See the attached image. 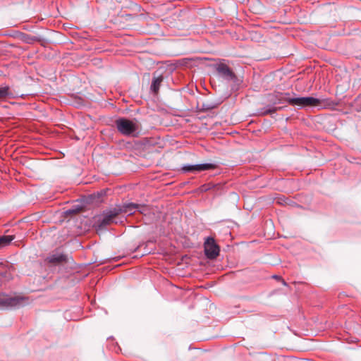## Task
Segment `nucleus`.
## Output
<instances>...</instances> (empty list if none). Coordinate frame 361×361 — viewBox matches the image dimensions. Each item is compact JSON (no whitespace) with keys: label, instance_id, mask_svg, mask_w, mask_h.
<instances>
[{"label":"nucleus","instance_id":"1","mask_svg":"<svg viewBox=\"0 0 361 361\" xmlns=\"http://www.w3.org/2000/svg\"><path fill=\"white\" fill-rule=\"evenodd\" d=\"M276 98V101L274 102V104L287 102L292 106H297L300 108L317 106L321 104L319 99L312 97H291L289 92L278 93Z\"/></svg>","mask_w":361,"mask_h":361},{"label":"nucleus","instance_id":"2","mask_svg":"<svg viewBox=\"0 0 361 361\" xmlns=\"http://www.w3.org/2000/svg\"><path fill=\"white\" fill-rule=\"evenodd\" d=\"M118 131L125 136L136 137L138 134V124L136 121L119 118L115 121Z\"/></svg>","mask_w":361,"mask_h":361},{"label":"nucleus","instance_id":"3","mask_svg":"<svg viewBox=\"0 0 361 361\" xmlns=\"http://www.w3.org/2000/svg\"><path fill=\"white\" fill-rule=\"evenodd\" d=\"M24 304V298L19 296H9L0 293V307L1 308H18Z\"/></svg>","mask_w":361,"mask_h":361},{"label":"nucleus","instance_id":"4","mask_svg":"<svg viewBox=\"0 0 361 361\" xmlns=\"http://www.w3.org/2000/svg\"><path fill=\"white\" fill-rule=\"evenodd\" d=\"M204 253L207 258L214 259L219 255V247L212 237L206 238L204 243Z\"/></svg>","mask_w":361,"mask_h":361},{"label":"nucleus","instance_id":"5","mask_svg":"<svg viewBox=\"0 0 361 361\" xmlns=\"http://www.w3.org/2000/svg\"><path fill=\"white\" fill-rule=\"evenodd\" d=\"M218 165L214 163H205V164H199L195 165H185L183 166L182 169L185 172H200L204 171H210L214 170L217 169Z\"/></svg>","mask_w":361,"mask_h":361},{"label":"nucleus","instance_id":"6","mask_svg":"<svg viewBox=\"0 0 361 361\" xmlns=\"http://www.w3.org/2000/svg\"><path fill=\"white\" fill-rule=\"evenodd\" d=\"M118 215V212L116 208L112 210L108 211L103 214V216L99 220V227L106 226L114 222V219Z\"/></svg>","mask_w":361,"mask_h":361},{"label":"nucleus","instance_id":"7","mask_svg":"<svg viewBox=\"0 0 361 361\" xmlns=\"http://www.w3.org/2000/svg\"><path fill=\"white\" fill-rule=\"evenodd\" d=\"M216 71L218 74L225 80H233L235 78L234 73L226 64H219L216 66Z\"/></svg>","mask_w":361,"mask_h":361},{"label":"nucleus","instance_id":"8","mask_svg":"<svg viewBox=\"0 0 361 361\" xmlns=\"http://www.w3.org/2000/svg\"><path fill=\"white\" fill-rule=\"evenodd\" d=\"M142 207H142L140 204L135 203H128L124 204L116 209L118 210V214L121 213H124L128 215H131L134 214L137 210H139L140 212H142V211L140 210V209Z\"/></svg>","mask_w":361,"mask_h":361},{"label":"nucleus","instance_id":"9","mask_svg":"<svg viewBox=\"0 0 361 361\" xmlns=\"http://www.w3.org/2000/svg\"><path fill=\"white\" fill-rule=\"evenodd\" d=\"M67 259L66 255L61 253V252H53L50 254L46 259L45 262L47 264H50L52 265H58L61 264L62 262H66Z\"/></svg>","mask_w":361,"mask_h":361},{"label":"nucleus","instance_id":"10","mask_svg":"<svg viewBox=\"0 0 361 361\" xmlns=\"http://www.w3.org/2000/svg\"><path fill=\"white\" fill-rule=\"evenodd\" d=\"M164 78L162 75H159L157 77L154 76L152 84L150 86L151 91L154 94H157L161 86V82H163Z\"/></svg>","mask_w":361,"mask_h":361},{"label":"nucleus","instance_id":"11","mask_svg":"<svg viewBox=\"0 0 361 361\" xmlns=\"http://www.w3.org/2000/svg\"><path fill=\"white\" fill-rule=\"evenodd\" d=\"M12 93L10 91V87L8 85L0 87V100L6 99L11 97Z\"/></svg>","mask_w":361,"mask_h":361},{"label":"nucleus","instance_id":"12","mask_svg":"<svg viewBox=\"0 0 361 361\" xmlns=\"http://www.w3.org/2000/svg\"><path fill=\"white\" fill-rule=\"evenodd\" d=\"M14 239L13 235L0 236V249L7 246Z\"/></svg>","mask_w":361,"mask_h":361},{"label":"nucleus","instance_id":"13","mask_svg":"<svg viewBox=\"0 0 361 361\" xmlns=\"http://www.w3.org/2000/svg\"><path fill=\"white\" fill-rule=\"evenodd\" d=\"M214 187V185L212 184V183H209L207 185H203L202 187H201V190L202 191H207L209 189H211L212 188Z\"/></svg>","mask_w":361,"mask_h":361},{"label":"nucleus","instance_id":"14","mask_svg":"<svg viewBox=\"0 0 361 361\" xmlns=\"http://www.w3.org/2000/svg\"><path fill=\"white\" fill-rule=\"evenodd\" d=\"M276 110H277V109H276V108H274V107H273V108H269V109H266V110L263 112V114H271V113L275 112Z\"/></svg>","mask_w":361,"mask_h":361}]
</instances>
